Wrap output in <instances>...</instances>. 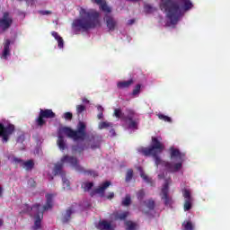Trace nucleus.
I'll return each mask as SVG.
<instances>
[{"label": "nucleus", "mask_w": 230, "mask_h": 230, "mask_svg": "<svg viewBox=\"0 0 230 230\" xmlns=\"http://www.w3.org/2000/svg\"><path fill=\"white\" fill-rule=\"evenodd\" d=\"M137 150L139 154H142L146 157H153L156 166L161 164V166H164L165 170L171 173H175L182 168L185 155L181 153V151L175 147H170L171 159H175V157H177L179 162L173 164L170 162L164 161L159 155H161L164 150V144L155 137H152L149 147H139Z\"/></svg>", "instance_id": "nucleus-1"}, {"label": "nucleus", "mask_w": 230, "mask_h": 230, "mask_svg": "<svg viewBox=\"0 0 230 230\" xmlns=\"http://www.w3.org/2000/svg\"><path fill=\"white\" fill-rule=\"evenodd\" d=\"M80 18L73 21L72 28L75 31H89L100 26V13L94 11H86L81 8L79 12Z\"/></svg>", "instance_id": "nucleus-2"}, {"label": "nucleus", "mask_w": 230, "mask_h": 230, "mask_svg": "<svg viewBox=\"0 0 230 230\" xmlns=\"http://www.w3.org/2000/svg\"><path fill=\"white\" fill-rule=\"evenodd\" d=\"M87 125L84 121H79L76 126V130L69 128V127H63L58 130V146L60 150H66V142L64 141V136L68 137L70 139L74 141H84L85 137H87Z\"/></svg>", "instance_id": "nucleus-3"}, {"label": "nucleus", "mask_w": 230, "mask_h": 230, "mask_svg": "<svg viewBox=\"0 0 230 230\" xmlns=\"http://www.w3.org/2000/svg\"><path fill=\"white\" fill-rule=\"evenodd\" d=\"M46 204L43 206V210H40V204H35L32 207L25 205V210L27 213H34V226H32L33 230H39L42 226V218H44V211L52 209L53 208V194H46Z\"/></svg>", "instance_id": "nucleus-4"}, {"label": "nucleus", "mask_w": 230, "mask_h": 230, "mask_svg": "<svg viewBox=\"0 0 230 230\" xmlns=\"http://www.w3.org/2000/svg\"><path fill=\"white\" fill-rule=\"evenodd\" d=\"M161 10H164L166 13L167 19H169L171 24H177L182 12L181 11V5L177 0H161Z\"/></svg>", "instance_id": "nucleus-5"}, {"label": "nucleus", "mask_w": 230, "mask_h": 230, "mask_svg": "<svg viewBox=\"0 0 230 230\" xmlns=\"http://www.w3.org/2000/svg\"><path fill=\"white\" fill-rule=\"evenodd\" d=\"M61 163L65 164H71L73 168L79 172L80 173H84L85 175H91L92 177H98V173L93 170H84L82 165L78 164V158L76 156H69L65 155L61 157Z\"/></svg>", "instance_id": "nucleus-6"}, {"label": "nucleus", "mask_w": 230, "mask_h": 230, "mask_svg": "<svg viewBox=\"0 0 230 230\" xmlns=\"http://www.w3.org/2000/svg\"><path fill=\"white\" fill-rule=\"evenodd\" d=\"M170 182L172 179L165 180L160 193L161 199L166 208H172L173 205V199L170 195Z\"/></svg>", "instance_id": "nucleus-7"}, {"label": "nucleus", "mask_w": 230, "mask_h": 230, "mask_svg": "<svg viewBox=\"0 0 230 230\" xmlns=\"http://www.w3.org/2000/svg\"><path fill=\"white\" fill-rule=\"evenodd\" d=\"M56 117H57V114L53 112V110L40 109L39 116L35 119V123L38 127H44V125H46V119H53V118H56Z\"/></svg>", "instance_id": "nucleus-8"}, {"label": "nucleus", "mask_w": 230, "mask_h": 230, "mask_svg": "<svg viewBox=\"0 0 230 230\" xmlns=\"http://www.w3.org/2000/svg\"><path fill=\"white\" fill-rule=\"evenodd\" d=\"M15 132V125L12 123L4 124L0 122V137L3 143L10 141V136Z\"/></svg>", "instance_id": "nucleus-9"}, {"label": "nucleus", "mask_w": 230, "mask_h": 230, "mask_svg": "<svg viewBox=\"0 0 230 230\" xmlns=\"http://www.w3.org/2000/svg\"><path fill=\"white\" fill-rule=\"evenodd\" d=\"M128 116H127V121L128 128H131L132 130H137L139 128V119H134V116L136 115V111L133 110H127Z\"/></svg>", "instance_id": "nucleus-10"}, {"label": "nucleus", "mask_w": 230, "mask_h": 230, "mask_svg": "<svg viewBox=\"0 0 230 230\" xmlns=\"http://www.w3.org/2000/svg\"><path fill=\"white\" fill-rule=\"evenodd\" d=\"M12 24H13V18L10 16V13L4 12L3 17L0 18V28L3 31H6L12 27Z\"/></svg>", "instance_id": "nucleus-11"}, {"label": "nucleus", "mask_w": 230, "mask_h": 230, "mask_svg": "<svg viewBox=\"0 0 230 230\" xmlns=\"http://www.w3.org/2000/svg\"><path fill=\"white\" fill-rule=\"evenodd\" d=\"M183 197H184L183 209L184 211H190L193 204V198L191 197V192L188 190H184Z\"/></svg>", "instance_id": "nucleus-12"}, {"label": "nucleus", "mask_w": 230, "mask_h": 230, "mask_svg": "<svg viewBox=\"0 0 230 230\" xmlns=\"http://www.w3.org/2000/svg\"><path fill=\"white\" fill-rule=\"evenodd\" d=\"M111 181H104L102 185L96 188L93 192H91V197H94V193L101 195V197H105V190L111 186Z\"/></svg>", "instance_id": "nucleus-13"}, {"label": "nucleus", "mask_w": 230, "mask_h": 230, "mask_svg": "<svg viewBox=\"0 0 230 230\" xmlns=\"http://www.w3.org/2000/svg\"><path fill=\"white\" fill-rule=\"evenodd\" d=\"M105 22H106V26L110 31H114L116 30V26H118V22L114 20L112 16L106 15L105 16Z\"/></svg>", "instance_id": "nucleus-14"}, {"label": "nucleus", "mask_w": 230, "mask_h": 230, "mask_svg": "<svg viewBox=\"0 0 230 230\" xmlns=\"http://www.w3.org/2000/svg\"><path fill=\"white\" fill-rule=\"evenodd\" d=\"M128 217V211H125L122 213H119V211H115L111 215V217L112 220H127V217Z\"/></svg>", "instance_id": "nucleus-15"}, {"label": "nucleus", "mask_w": 230, "mask_h": 230, "mask_svg": "<svg viewBox=\"0 0 230 230\" xmlns=\"http://www.w3.org/2000/svg\"><path fill=\"white\" fill-rule=\"evenodd\" d=\"M92 3H95V4H99L102 12H105L106 13H111V7L107 5V2L103 0H92Z\"/></svg>", "instance_id": "nucleus-16"}, {"label": "nucleus", "mask_w": 230, "mask_h": 230, "mask_svg": "<svg viewBox=\"0 0 230 230\" xmlns=\"http://www.w3.org/2000/svg\"><path fill=\"white\" fill-rule=\"evenodd\" d=\"M64 163L60 160V163H58L55 164L54 167V175H61V177H64L66 173H64L63 168H64Z\"/></svg>", "instance_id": "nucleus-17"}, {"label": "nucleus", "mask_w": 230, "mask_h": 230, "mask_svg": "<svg viewBox=\"0 0 230 230\" xmlns=\"http://www.w3.org/2000/svg\"><path fill=\"white\" fill-rule=\"evenodd\" d=\"M74 211L72 208H68L66 212L63 214L61 218V222L63 224H67L71 221V215H73Z\"/></svg>", "instance_id": "nucleus-18"}, {"label": "nucleus", "mask_w": 230, "mask_h": 230, "mask_svg": "<svg viewBox=\"0 0 230 230\" xmlns=\"http://www.w3.org/2000/svg\"><path fill=\"white\" fill-rule=\"evenodd\" d=\"M90 141H92V144H91L92 150H96V148H100V146L102 145V137H92Z\"/></svg>", "instance_id": "nucleus-19"}, {"label": "nucleus", "mask_w": 230, "mask_h": 230, "mask_svg": "<svg viewBox=\"0 0 230 230\" xmlns=\"http://www.w3.org/2000/svg\"><path fill=\"white\" fill-rule=\"evenodd\" d=\"M10 44H11L10 40H5L4 43V51H3V58H4V60H6L8 57H10Z\"/></svg>", "instance_id": "nucleus-20"}, {"label": "nucleus", "mask_w": 230, "mask_h": 230, "mask_svg": "<svg viewBox=\"0 0 230 230\" xmlns=\"http://www.w3.org/2000/svg\"><path fill=\"white\" fill-rule=\"evenodd\" d=\"M134 84V79H129L128 81H120L117 84L118 89H128L130 85Z\"/></svg>", "instance_id": "nucleus-21"}, {"label": "nucleus", "mask_w": 230, "mask_h": 230, "mask_svg": "<svg viewBox=\"0 0 230 230\" xmlns=\"http://www.w3.org/2000/svg\"><path fill=\"white\" fill-rule=\"evenodd\" d=\"M99 229L114 230V227H112V225L111 224V222H108L107 220H102L99 222Z\"/></svg>", "instance_id": "nucleus-22"}, {"label": "nucleus", "mask_w": 230, "mask_h": 230, "mask_svg": "<svg viewBox=\"0 0 230 230\" xmlns=\"http://www.w3.org/2000/svg\"><path fill=\"white\" fill-rule=\"evenodd\" d=\"M139 170H140V177L143 179V181H145V182H146L147 184H150V186H155L154 180L148 177V175H146L145 172H143V169L139 168Z\"/></svg>", "instance_id": "nucleus-23"}, {"label": "nucleus", "mask_w": 230, "mask_h": 230, "mask_svg": "<svg viewBox=\"0 0 230 230\" xmlns=\"http://www.w3.org/2000/svg\"><path fill=\"white\" fill-rule=\"evenodd\" d=\"M22 166L26 170V172H31V169L35 168V163L33 160H28L26 162L23 161Z\"/></svg>", "instance_id": "nucleus-24"}, {"label": "nucleus", "mask_w": 230, "mask_h": 230, "mask_svg": "<svg viewBox=\"0 0 230 230\" xmlns=\"http://www.w3.org/2000/svg\"><path fill=\"white\" fill-rule=\"evenodd\" d=\"M113 116L119 119H122V121H127V116H125V113L119 108L114 110Z\"/></svg>", "instance_id": "nucleus-25"}, {"label": "nucleus", "mask_w": 230, "mask_h": 230, "mask_svg": "<svg viewBox=\"0 0 230 230\" xmlns=\"http://www.w3.org/2000/svg\"><path fill=\"white\" fill-rule=\"evenodd\" d=\"M144 205L149 209V211H154V209H155V200H154V199L145 200Z\"/></svg>", "instance_id": "nucleus-26"}, {"label": "nucleus", "mask_w": 230, "mask_h": 230, "mask_svg": "<svg viewBox=\"0 0 230 230\" xmlns=\"http://www.w3.org/2000/svg\"><path fill=\"white\" fill-rule=\"evenodd\" d=\"M93 186H94L93 182L86 181L82 183L81 188L84 190V191H91Z\"/></svg>", "instance_id": "nucleus-27"}, {"label": "nucleus", "mask_w": 230, "mask_h": 230, "mask_svg": "<svg viewBox=\"0 0 230 230\" xmlns=\"http://www.w3.org/2000/svg\"><path fill=\"white\" fill-rule=\"evenodd\" d=\"M183 230H195V226L191 221H184L182 223Z\"/></svg>", "instance_id": "nucleus-28"}, {"label": "nucleus", "mask_w": 230, "mask_h": 230, "mask_svg": "<svg viewBox=\"0 0 230 230\" xmlns=\"http://www.w3.org/2000/svg\"><path fill=\"white\" fill-rule=\"evenodd\" d=\"M133 178H134V170L128 169L126 172V178H125L126 182H130V181H132Z\"/></svg>", "instance_id": "nucleus-29"}, {"label": "nucleus", "mask_w": 230, "mask_h": 230, "mask_svg": "<svg viewBox=\"0 0 230 230\" xmlns=\"http://www.w3.org/2000/svg\"><path fill=\"white\" fill-rule=\"evenodd\" d=\"M126 230H136V227H137V224L128 220L125 222Z\"/></svg>", "instance_id": "nucleus-30"}, {"label": "nucleus", "mask_w": 230, "mask_h": 230, "mask_svg": "<svg viewBox=\"0 0 230 230\" xmlns=\"http://www.w3.org/2000/svg\"><path fill=\"white\" fill-rule=\"evenodd\" d=\"M132 203V199L130 198V195L127 194L124 199L122 200L121 204L122 206L128 207Z\"/></svg>", "instance_id": "nucleus-31"}, {"label": "nucleus", "mask_w": 230, "mask_h": 230, "mask_svg": "<svg viewBox=\"0 0 230 230\" xmlns=\"http://www.w3.org/2000/svg\"><path fill=\"white\" fill-rule=\"evenodd\" d=\"M73 150L74 152H78V154H82V152L85 150V144L74 146Z\"/></svg>", "instance_id": "nucleus-32"}, {"label": "nucleus", "mask_w": 230, "mask_h": 230, "mask_svg": "<svg viewBox=\"0 0 230 230\" xmlns=\"http://www.w3.org/2000/svg\"><path fill=\"white\" fill-rule=\"evenodd\" d=\"M157 117H158L160 119H162L163 121H165V122H167V123H172V118H170V117H168V116L163 114V113H159V114L157 115Z\"/></svg>", "instance_id": "nucleus-33"}, {"label": "nucleus", "mask_w": 230, "mask_h": 230, "mask_svg": "<svg viewBox=\"0 0 230 230\" xmlns=\"http://www.w3.org/2000/svg\"><path fill=\"white\" fill-rule=\"evenodd\" d=\"M183 3V8L184 10H191V8H193V4H191V1L190 0H186Z\"/></svg>", "instance_id": "nucleus-34"}, {"label": "nucleus", "mask_w": 230, "mask_h": 230, "mask_svg": "<svg viewBox=\"0 0 230 230\" xmlns=\"http://www.w3.org/2000/svg\"><path fill=\"white\" fill-rule=\"evenodd\" d=\"M108 127H112V123L102 121L99 123V128L100 130H102V128H108Z\"/></svg>", "instance_id": "nucleus-35"}, {"label": "nucleus", "mask_w": 230, "mask_h": 230, "mask_svg": "<svg viewBox=\"0 0 230 230\" xmlns=\"http://www.w3.org/2000/svg\"><path fill=\"white\" fill-rule=\"evenodd\" d=\"M12 163L13 164H21V166H22V163H24V161L17 156H13Z\"/></svg>", "instance_id": "nucleus-36"}, {"label": "nucleus", "mask_w": 230, "mask_h": 230, "mask_svg": "<svg viewBox=\"0 0 230 230\" xmlns=\"http://www.w3.org/2000/svg\"><path fill=\"white\" fill-rule=\"evenodd\" d=\"M139 93H141V84H138L135 86V88L133 89V92H132V95L137 96V94H139Z\"/></svg>", "instance_id": "nucleus-37"}, {"label": "nucleus", "mask_w": 230, "mask_h": 230, "mask_svg": "<svg viewBox=\"0 0 230 230\" xmlns=\"http://www.w3.org/2000/svg\"><path fill=\"white\" fill-rule=\"evenodd\" d=\"M85 105L84 104H80L76 106V112L78 114V116H80V114H82V112H85Z\"/></svg>", "instance_id": "nucleus-38"}, {"label": "nucleus", "mask_w": 230, "mask_h": 230, "mask_svg": "<svg viewBox=\"0 0 230 230\" xmlns=\"http://www.w3.org/2000/svg\"><path fill=\"white\" fill-rule=\"evenodd\" d=\"M137 198L138 200H143V199H145V190H140L137 192Z\"/></svg>", "instance_id": "nucleus-39"}, {"label": "nucleus", "mask_w": 230, "mask_h": 230, "mask_svg": "<svg viewBox=\"0 0 230 230\" xmlns=\"http://www.w3.org/2000/svg\"><path fill=\"white\" fill-rule=\"evenodd\" d=\"M63 118L65 119H66V121H71V119H73V113L67 111V112H65L64 115H63Z\"/></svg>", "instance_id": "nucleus-40"}, {"label": "nucleus", "mask_w": 230, "mask_h": 230, "mask_svg": "<svg viewBox=\"0 0 230 230\" xmlns=\"http://www.w3.org/2000/svg\"><path fill=\"white\" fill-rule=\"evenodd\" d=\"M58 48H59V49H62V48H64V39L61 37V38H58Z\"/></svg>", "instance_id": "nucleus-41"}, {"label": "nucleus", "mask_w": 230, "mask_h": 230, "mask_svg": "<svg viewBox=\"0 0 230 230\" xmlns=\"http://www.w3.org/2000/svg\"><path fill=\"white\" fill-rule=\"evenodd\" d=\"M58 48H59V49H62V48H64V39L61 37V38H58Z\"/></svg>", "instance_id": "nucleus-42"}, {"label": "nucleus", "mask_w": 230, "mask_h": 230, "mask_svg": "<svg viewBox=\"0 0 230 230\" xmlns=\"http://www.w3.org/2000/svg\"><path fill=\"white\" fill-rule=\"evenodd\" d=\"M51 35H52V37H54V39H56V40H58V39L61 38V36L58 35V32H57L55 31L51 32Z\"/></svg>", "instance_id": "nucleus-43"}, {"label": "nucleus", "mask_w": 230, "mask_h": 230, "mask_svg": "<svg viewBox=\"0 0 230 230\" xmlns=\"http://www.w3.org/2000/svg\"><path fill=\"white\" fill-rule=\"evenodd\" d=\"M62 181H63V186H66V188H69V180L63 177Z\"/></svg>", "instance_id": "nucleus-44"}, {"label": "nucleus", "mask_w": 230, "mask_h": 230, "mask_svg": "<svg viewBox=\"0 0 230 230\" xmlns=\"http://www.w3.org/2000/svg\"><path fill=\"white\" fill-rule=\"evenodd\" d=\"M41 15H51V11H40Z\"/></svg>", "instance_id": "nucleus-45"}, {"label": "nucleus", "mask_w": 230, "mask_h": 230, "mask_svg": "<svg viewBox=\"0 0 230 230\" xmlns=\"http://www.w3.org/2000/svg\"><path fill=\"white\" fill-rule=\"evenodd\" d=\"M106 198L108 200H112V199H114V192H110Z\"/></svg>", "instance_id": "nucleus-46"}, {"label": "nucleus", "mask_w": 230, "mask_h": 230, "mask_svg": "<svg viewBox=\"0 0 230 230\" xmlns=\"http://www.w3.org/2000/svg\"><path fill=\"white\" fill-rule=\"evenodd\" d=\"M97 118L98 119H103V112H99Z\"/></svg>", "instance_id": "nucleus-47"}, {"label": "nucleus", "mask_w": 230, "mask_h": 230, "mask_svg": "<svg viewBox=\"0 0 230 230\" xmlns=\"http://www.w3.org/2000/svg\"><path fill=\"white\" fill-rule=\"evenodd\" d=\"M29 182H31V183H32L31 186H32L33 188H35V187L37 186V184L35 183V181H34L33 179H30V180H29Z\"/></svg>", "instance_id": "nucleus-48"}, {"label": "nucleus", "mask_w": 230, "mask_h": 230, "mask_svg": "<svg viewBox=\"0 0 230 230\" xmlns=\"http://www.w3.org/2000/svg\"><path fill=\"white\" fill-rule=\"evenodd\" d=\"M97 111H99V112H103V107H102V106H97Z\"/></svg>", "instance_id": "nucleus-49"}, {"label": "nucleus", "mask_w": 230, "mask_h": 230, "mask_svg": "<svg viewBox=\"0 0 230 230\" xmlns=\"http://www.w3.org/2000/svg\"><path fill=\"white\" fill-rule=\"evenodd\" d=\"M110 134H111V136H116V131L114 130V128H111L110 130Z\"/></svg>", "instance_id": "nucleus-50"}, {"label": "nucleus", "mask_w": 230, "mask_h": 230, "mask_svg": "<svg viewBox=\"0 0 230 230\" xmlns=\"http://www.w3.org/2000/svg\"><path fill=\"white\" fill-rule=\"evenodd\" d=\"M4 226V220L0 218V227H3Z\"/></svg>", "instance_id": "nucleus-51"}, {"label": "nucleus", "mask_w": 230, "mask_h": 230, "mask_svg": "<svg viewBox=\"0 0 230 230\" xmlns=\"http://www.w3.org/2000/svg\"><path fill=\"white\" fill-rule=\"evenodd\" d=\"M136 22V20L132 19V20H128V24H134Z\"/></svg>", "instance_id": "nucleus-52"}, {"label": "nucleus", "mask_w": 230, "mask_h": 230, "mask_svg": "<svg viewBox=\"0 0 230 230\" xmlns=\"http://www.w3.org/2000/svg\"><path fill=\"white\" fill-rule=\"evenodd\" d=\"M83 103H89V100H87L86 98L83 99Z\"/></svg>", "instance_id": "nucleus-53"}, {"label": "nucleus", "mask_w": 230, "mask_h": 230, "mask_svg": "<svg viewBox=\"0 0 230 230\" xmlns=\"http://www.w3.org/2000/svg\"><path fill=\"white\" fill-rule=\"evenodd\" d=\"M128 1H130L131 3H137V1L139 0H128Z\"/></svg>", "instance_id": "nucleus-54"}, {"label": "nucleus", "mask_w": 230, "mask_h": 230, "mask_svg": "<svg viewBox=\"0 0 230 230\" xmlns=\"http://www.w3.org/2000/svg\"><path fill=\"white\" fill-rule=\"evenodd\" d=\"M0 195H3V187L0 186Z\"/></svg>", "instance_id": "nucleus-55"}, {"label": "nucleus", "mask_w": 230, "mask_h": 230, "mask_svg": "<svg viewBox=\"0 0 230 230\" xmlns=\"http://www.w3.org/2000/svg\"><path fill=\"white\" fill-rule=\"evenodd\" d=\"M145 213V215H148V211H146V212H144Z\"/></svg>", "instance_id": "nucleus-56"}, {"label": "nucleus", "mask_w": 230, "mask_h": 230, "mask_svg": "<svg viewBox=\"0 0 230 230\" xmlns=\"http://www.w3.org/2000/svg\"><path fill=\"white\" fill-rule=\"evenodd\" d=\"M186 0H181V3H184Z\"/></svg>", "instance_id": "nucleus-57"}]
</instances>
